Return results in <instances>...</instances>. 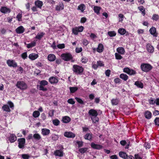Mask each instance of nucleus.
I'll use <instances>...</instances> for the list:
<instances>
[{
  "instance_id": "1",
  "label": "nucleus",
  "mask_w": 159,
  "mask_h": 159,
  "mask_svg": "<svg viewBox=\"0 0 159 159\" xmlns=\"http://www.w3.org/2000/svg\"><path fill=\"white\" fill-rule=\"evenodd\" d=\"M48 84V82L45 80H43L40 81L39 85H38L40 90H42L44 91H47V89L44 86Z\"/></svg>"
},
{
  "instance_id": "2",
  "label": "nucleus",
  "mask_w": 159,
  "mask_h": 159,
  "mask_svg": "<svg viewBox=\"0 0 159 159\" xmlns=\"http://www.w3.org/2000/svg\"><path fill=\"white\" fill-rule=\"evenodd\" d=\"M141 68L142 71L145 72H148L152 69V67L149 64L143 63L141 65Z\"/></svg>"
},
{
  "instance_id": "3",
  "label": "nucleus",
  "mask_w": 159,
  "mask_h": 159,
  "mask_svg": "<svg viewBox=\"0 0 159 159\" xmlns=\"http://www.w3.org/2000/svg\"><path fill=\"white\" fill-rule=\"evenodd\" d=\"M16 86L21 90H25L27 88L26 84L23 81H18L16 84Z\"/></svg>"
},
{
  "instance_id": "4",
  "label": "nucleus",
  "mask_w": 159,
  "mask_h": 159,
  "mask_svg": "<svg viewBox=\"0 0 159 159\" xmlns=\"http://www.w3.org/2000/svg\"><path fill=\"white\" fill-rule=\"evenodd\" d=\"M84 29L83 26H80L78 27H75L72 29V32L73 34L75 35H77L78 32H82Z\"/></svg>"
},
{
  "instance_id": "5",
  "label": "nucleus",
  "mask_w": 159,
  "mask_h": 159,
  "mask_svg": "<svg viewBox=\"0 0 159 159\" xmlns=\"http://www.w3.org/2000/svg\"><path fill=\"white\" fill-rule=\"evenodd\" d=\"M62 59L65 61H68L72 58V56L70 53H63L61 55Z\"/></svg>"
},
{
  "instance_id": "6",
  "label": "nucleus",
  "mask_w": 159,
  "mask_h": 159,
  "mask_svg": "<svg viewBox=\"0 0 159 159\" xmlns=\"http://www.w3.org/2000/svg\"><path fill=\"white\" fill-rule=\"evenodd\" d=\"M73 70L74 72L78 74L81 73L83 71V68L80 66L77 65H74L73 66Z\"/></svg>"
},
{
  "instance_id": "7",
  "label": "nucleus",
  "mask_w": 159,
  "mask_h": 159,
  "mask_svg": "<svg viewBox=\"0 0 159 159\" xmlns=\"http://www.w3.org/2000/svg\"><path fill=\"white\" fill-rule=\"evenodd\" d=\"M18 147L20 148H24V144L25 143V139L24 138L19 139H18Z\"/></svg>"
},
{
  "instance_id": "8",
  "label": "nucleus",
  "mask_w": 159,
  "mask_h": 159,
  "mask_svg": "<svg viewBox=\"0 0 159 159\" xmlns=\"http://www.w3.org/2000/svg\"><path fill=\"white\" fill-rule=\"evenodd\" d=\"M123 70L125 72L127 73L130 75H133L136 74L135 71L132 69H130L129 68L127 67L124 68Z\"/></svg>"
},
{
  "instance_id": "9",
  "label": "nucleus",
  "mask_w": 159,
  "mask_h": 159,
  "mask_svg": "<svg viewBox=\"0 0 159 159\" xmlns=\"http://www.w3.org/2000/svg\"><path fill=\"white\" fill-rule=\"evenodd\" d=\"M7 63L10 67H16L17 66V63L13 60H7Z\"/></svg>"
},
{
  "instance_id": "10",
  "label": "nucleus",
  "mask_w": 159,
  "mask_h": 159,
  "mask_svg": "<svg viewBox=\"0 0 159 159\" xmlns=\"http://www.w3.org/2000/svg\"><path fill=\"white\" fill-rule=\"evenodd\" d=\"M0 11L3 13L6 14L9 13L11 11V9L7 8L6 7H2L0 9Z\"/></svg>"
},
{
  "instance_id": "11",
  "label": "nucleus",
  "mask_w": 159,
  "mask_h": 159,
  "mask_svg": "<svg viewBox=\"0 0 159 159\" xmlns=\"http://www.w3.org/2000/svg\"><path fill=\"white\" fill-rule=\"evenodd\" d=\"M64 135L65 137L68 138H74L75 137V134L71 132H66Z\"/></svg>"
},
{
  "instance_id": "12",
  "label": "nucleus",
  "mask_w": 159,
  "mask_h": 159,
  "mask_svg": "<svg viewBox=\"0 0 159 159\" xmlns=\"http://www.w3.org/2000/svg\"><path fill=\"white\" fill-rule=\"evenodd\" d=\"M25 30L24 28L22 26H20L17 27L15 30L17 34H20L23 33Z\"/></svg>"
},
{
  "instance_id": "13",
  "label": "nucleus",
  "mask_w": 159,
  "mask_h": 159,
  "mask_svg": "<svg viewBox=\"0 0 159 159\" xmlns=\"http://www.w3.org/2000/svg\"><path fill=\"white\" fill-rule=\"evenodd\" d=\"M89 115H91L92 116H97L98 115L96 111L93 109H91L89 111Z\"/></svg>"
},
{
  "instance_id": "14",
  "label": "nucleus",
  "mask_w": 159,
  "mask_h": 159,
  "mask_svg": "<svg viewBox=\"0 0 159 159\" xmlns=\"http://www.w3.org/2000/svg\"><path fill=\"white\" fill-rule=\"evenodd\" d=\"M149 31L151 34L153 35L154 36H157V34L156 33V29L155 27H152L150 29Z\"/></svg>"
},
{
  "instance_id": "15",
  "label": "nucleus",
  "mask_w": 159,
  "mask_h": 159,
  "mask_svg": "<svg viewBox=\"0 0 159 159\" xmlns=\"http://www.w3.org/2000/svg\"><path fill=\"white\" fill-rule=\"evenodd\" d=\"M34 4L37 7L41 9L43 5V3L42 1L38 0L35 2Z\"/></svg>"
},
{
  "instance_id": "16",
  "label": "nucleus",
  "mask_w": 159,
  "mask_h": 159,
  "mask_svg": "<svg viewBox=\"0 0 159 159\" xmlns=\"http://www.w3.org/2000/svg\"><path fill=\"white\" fill-rule=\"evenodd\" d=\"M91 146L93 148L97 149H101L102 148L101 145L95 144L93 143H91Z\"/></svg>"
},
{
  "instance_id": "17",
  "label": "nucleus",
  "mask_w": 159,
  "mask_h": 159,
  "mask_svg": "<svg viewBox=\"0 0 159 159\" xmlns=\"http://www.w3.org/2000/svg\"><path fill=\"white\" fill-rule=\"evenodd\" d=\"M17 139V137L14 134H11L9 138V140L11 143H13Z\"/></svg>"
},
{
  "instance_id": "18",
  "label": "nucleus",
  "mask_w": 159,
  "mask_h": 159,
  "mask_svg": "<svg viewBox=\"0 0 159 159\" xmlns=\"http://www.w3.org/2000/svg\"><path fill=\"white\" fill-rule=\"evenodd\" d=\"M147 50L149 53H152L154 51V48L153 46L150 44H148L146 46Z\"/></svg>"
},
{
  "instance_id": "19",
  "label": "nucleus",
  "mask_w": 159,
  "mask_h": 159,
  "mask_svg": "<svg viewBox=\"0 0 159 159\" xmlns=\"http://www.w3.org/2000/svg\"><path fill=\"white\" fill-rule=\"evenodd\" d=\"M37 54L32 53L29 55V58L31 60H34L38 57Z\"/></svg>"
},
{
  "instance_id": "20",
  "label": "nucleus",
  "mask_w": 159,
  "mask_h": 159,
  "mask_svg": "<svg viewBox=\"0 0 159 159\" xmlns=\"http://www.w3.org/2000/svg\"><path fill=\"white\" fill-rule=\"evenodd\" d=\"M86 8V7L84 4H81L78 7L77 10H80L81 12H83Z\"/></svg>"
},
{
  "instance_id": "21",
  "label": "nucleus",
  "mask_w": 159,
  "mask_h": 159,
  "mask_svg": "<svg viewBox=\"0 0 159 159\" xmlns=\"http://www.w3.org/2000/svg\"><path fill=\"white\" fill-rule=\"evenodd\" d=\"M50 131L49 129H42V133L43 135H47L50 133Z\"/></svg>"
},
{
  "instance_id": "22",
  "label": "nucleus",
  "mask_w": 159,
  "mask_h": 159,
  "mask_svg": "<svg viewBox=\"0 0 159 159\" xmlns=\"http://www.w3.org/2000/svg\"><path fill=\"white\" fill-rule=\"evenodd\" d=\"M49 81L51 84H54L57 83L58 80L55 78L52 77L49 79Z\"/></svg>"
},
{
  "instance_id": "23",
  "label": "nucleus",
  "mask_w": 159,
  "mask_h": 159,
  "mask_svg": "<svg viewBox=\"0 0 159 159\" xmlns=\"http://www.w3.org/2000/svg\"><path fill=\"white\" fill-rule=\"evenodd\" d=\"M101 9V7L96 6L94 7L93 10L94 12L97 15H99L100 14V11Z\"/></svg>"
},
{
  "instance_id": "24",
  "label": "nucleus",
  "mask_w": 159,
  "mask_h": 159,
  "mask_svg": "<svg viewBox=\"0 0 159 159\" xmlns=\"http://www.w3.org/2000/svg\"><path fill=\"white\" fill-rule=\"evenodd\" d=\"M64 8V6L63 3H60L59 5H57L56 7V10L57 11H59L61 10H63Z\"/></svg>"
},
{
  "instance_id": "25",
  "label": "nucleus",
  "mask_w": 159,
  "mask_h": 159,
  "mask_svg": "<svg viewBox=\"0 0 159 159\" xmlns=\"http://www.w3.org/2000/svg\"><path fill=\"white\" fill-rule=\"evenodd\" d=\"M48 58L50 61H53L56 59V57L53 54H50L48 55Z\"/></svg>"
},
{
  "instance_id": "26",
  "label": "nucleus",
  "mask_w": 159,
  "mask_h": 159,
  "mask_svg": "<svg viewBox=\"0 0 159 159\" xmlns=\"http://www.w3.org/2000/svg\"><path fill=\"white\" fill-rule=\"evenodd\" d=\"M45 34L43 32H39L38 33L37 35L35 36V38L39 40L41 39Z\"/></svg>"
},
{
  "instance_id": "27",
  "label": "nucleus",
  "mask_w": 159,
  "mask_h": 159,
  "mask_svg": "<svg viewBox=\"0 0 159 159\" xmlns=\"http://www.w3.org/2000/svg\"><path fill=\"white\" fill-rule=\"evenodd\" d=\"M138 8L139 11H141L142 14L144 16L146 14L145 10L144 7L143 6H141L138 7Z\"/></svg>"
},
{
  "instance_id": "28",
  "label": "nucleus",
  "mask_w": 159,
  "mask_h": 159,
  "mask_svg": "<svg viewBox=\"0 0 159 159\" xmlns=\"http://www.w3.org/2000/svg\"><path fill=\"white\" fill-rule=\"evenodd\" d=\"M54 154L56 156H58L60 157L63 156V152L62 151L59 150H56L54 152Z\"/></svg>"
},
{
  "instance_id": "29",
  "label": "nucleus",
  "mask_w": 159,
  "mask_h": 159,
  "mask_svg": "<svg viewBox=\"0 0 159 159\" xmlns=\"http://www.w3.org/2000/svg\"><path fill=\"white\" fill-rule=\"evenodd\" d=\"M118 31L119 33L122 35L126 33L125 30L122 28H119L118 30Z\"/></svg>"
},
{
  "instance_id": "30",
  "label": "nucleus",
  "mask_w": 159,
  "mask_h": 159,
  "mask_svg": "<svg viewBox=\"0 0 159 159\" xmlns=\"http://www.w3.org/2000/svg\"><path fill=\"white\" fill-rule=\"evenodd\" d=\"M117 51L118 53L121 54H123L125 53V50L124 48L122 47H119L117 48Z\"/></svg>"
},
{
  "instance_id": "31",
  "label": "nucleus",
  "mask_w": 159,
  "mask_h": 159,
  "mask_svg": "<svg viewBox=\"0 0 159 159\" xmlns=\"http://www.w3.org/2000/svg\"><path fill=\"white\" fill-rule=\"evenodd\" d=\"M70 118L68 116H65L63 117L62 121L64 123H67L70 122Z\"/></svg>"
},
{
  "instance_id": "32",
  "label": "nucleus",
  "mask_w": 159,
  "mask_h": 159,
  "mask_svg": "<svg viewBox=\"0 0 159 159\" xmlns=\"http://www.w3.org/2000/svg\"><path fill=\"white\" fill-rule=\"evenodd\" d=\"M134 84L137 87L142 88L143 87V84L141 82L138 81H136L135 82Z\"/></svg>"
},
{
  "instance_id": "33",
  "label": "nucleus",
  "mask_w": 159,
  "mask_h": 159,
  "mask_svg": "<svg viewBox=\"0 0 159 159\" xmlns=\"http://www.w3.org/2000/svg\"><path fill=\"white\" fill-rule=\"evenodd\" d=\"M4 111H6L7 112H10L11 110L8 105H4L2 107Z\"/></svg>"
},
{
  "instance_id": "34",
  "label": "nucleus",
  "mask_w": 159,
  "mask_h": 159,
  "mask_svg": "<svg viewBox=\"0 0 159 159\" xmlns=\"http://www.w3.org/2000/svg\"><path fill=\"white\" fill-rule=\"evenodd\" d=\"M119 155L120 157L124 159H125L127 157L126 154L125 152H119Z\"/></svg>"
},
{
  "instance_id": "35",
  "label": "nucleus",
  "mask_w": 159,
  "mask_h": 159,
  "mask_svg": "<svg viewBox=\"0 0 159 159\" xmlns=\"http://www.w3.org/2000/svg\"><path fill=\"white\" fill-rule=\"evenodd\" d=\"M152 114L151 112L148 111H146L145 113V117L147 119H150L151 117Z\"/></svg>"
},
{
  "instance_id": "36",
  "label": "nucleus",
  "mask_w": 159,
  "mask_h": 159,
  "mask_svg": "<svg viewBox=\"0 0 159 159\" xmlns=\"http://www.w3.org/2000/svg\"><path fill=\"white\" fill-rule=\"evenodd\" d=\"M120 77L123 80H126L128 78V76L126 74H121L120 75Z\"/></svg>"
},
{
  "instance_id": "37",
  "label": "nucleus",
  "mask_w": 159,
  "mask_h": 159,
  "mask_svg": "<svg viewBox=\"0 0 159 159\" xmlns=\"http://www.w3.org/2000/svg\"><path fill=\"white\" fill-rule=\"evenodd\" d=\"M103 46L102 44H99L97 48V51L99 52H101L102 51Z\"/></svg>"
},
{
  "instance_id": "38",
  "label": "nucleus",
  "mask_w": 159,
  "mask_h": 159,
  "mask_svg": "<svg viewBox=\"0 0 159 159\" xmlns=\"http://www.w3.org/2000/svg\"><path fill=\"white\" fill-rule=\"evenodd\" d=\"M92 138V135L90 133L86 134L84 138L86 139L90 140Z\"/></svg>"
},
{
  "instance_id": "39",
  "label": "nucleus",
  "mask_w": 159,
  "mask_h": 159,
  "mask_svg": "<svg viewBox=\"0 0 159 159\" xmlns=\"http://www.w3.org/2000/svg\"><path fill=\"white\" fill-rule=\"evenodd\" d=\"M40 115V113L39 111H34L33 114V116L35 118L38 117Z\"/></svg>"
},
{
  "instance_id": "40",
  "label": "nucleus",
  "mask_w": 159,
  "mask_h": 159,
  "mask_svg": "<svg viewBox=\"0 0 159 159\" xmlns=\"http://www.w3.org/2000/svg\"><path fill=\"white\" fill-rule=\"evenodd\" d=\"M36 44V42L34 41H33L32 43L27 44V47L28 48H30L32 47H34Z\"/></svg>"
},
{
  "instance_id": "41",
  "label": "nucleus",
  "mask_w": 159,
  "mask_h": 159,
  "mask_svg": "<svg viewBox=\"0 0 159 159\" xmlns=\"http://www.w3.org/2000/svg\"><path fill=\"white\" fill-rule=\"evenodd\" d=\"M33 137L35 139L38 140H39L41 138L40 135L38 134H34Z\"/></svg>"
},
{
  "instance_id": "42",
  "label": "nucleus",
  "mask_w": 159,
  "mask_h": 159,
  "mask_svg": "<svg viewBox=\"0 0 159 159\" xmlns=\"http://www.w3.org/2000/svg\"><path fill=\"white\" fill-rule=\"evenodd\" d=\"M88 148H81L79 149V151L82 154H83L85 152L88 150Z\"/></svg>"
},
{
  "instance_id": "43",
  "label": "nucleus",
  "mask_w": 159,
  "mask_h": 159,
  "mask_svg": "<svg viewBox=\"0 0 159 159\" xmlns=\"http://www.w3.org/2000/svg\"><path fill=\"white\" fill-rule=\"evenodd\" d=\"M91 118L93 123H95L96 122L98 121L99 119L97 116H92Z\"/></svg>"
},
{
  "instance_id": "44",
  "label": "nucleus",
  "mask_w": 159,
  "mask_h": 159,
  "mask_svg": "<svg viewBox=\"0 0 159 159\" xmlns=\"http://www.w3.org/2000/svg\"><path fill=\"white\" fill-rule=\"evenodd\" d=\"M111 101L112 104L113 105H117L119 102L118 100L117 99H112Z\"/></svg>"
},
{
  "instance_id": "45",
  "label": "nucleus",
  "mask_w": 159,
  "mask_h": 159,
  "mask_svg": "<svg viewBox=\"0 0 159 159\" xmlns=\"http://www.w3.org/2000/svg\"><path fill=\"white\" fill-rule=\"evenodd\" d=\"M108 35L111 37H113L116 36V33L114 31H109L108 32Z\"/></svg>"
},
{
  "instance_id": "46",
  "label": "nucleus",
  "mask_w": 159,
  "mask_h": 159,
  "mask_svg": "<svg viewBox=\"0 0 159 159\" xmlns=\"http://www.w3.org/2000/svg\"><path fill=\"white\" fill-rule=\"evenodd\" d=\"M118 17L119 20V21L122 22L123 20V18L124 17V15L122 14H120L118 15Z\"/></svg>"
},
{
  "instance_id": "47",
  "label": "nucleus",
  "mask_w": 159,
  "mask_h": 159,
  "mask_svg": "<svg viewBox=\"0 0 159 159\" xmlns=\"http://www.w3.org/2000/svg\"><path fill=\"white\" fill-rule=\"evenodd\" d=\"M70 89L71 93H74L77 90L78 88L77 87H70Z\"/></svg>"
},
{
  "instance_id": "48",
  "label": "nucleus",
  "mask_w": 159,
  "mask_h": 159,
  "mask_svg": "<svg viewBox=\"0 0 159 159\" xmlns=\"http://www.w3.org/2000/svg\"><path fill=\"white\" fill-rule=\"evenodd\" d=\"M60 121L58 119L53 120H52V123L53 124L56 126L58 125L60 123Z\"/></svg>"
},
{
  "instance_id": "49",
  "label": "nucleus",
  "mask_w": 159,
  "mask_h": 159,
  "mask_svg": "<svg viewBox=\"0 0 159 159\" xmlns=\"http://www.w3.org/2000/svg\"><path fill=\"white\" fill-rule=\"evenodd\" d=\"M22 17V13H19L17 16L16 18L19 21H22L21 18Z\"/></svg>"
},
{
  "instance_id": "50",
  "label": "nucleus",
  "mask_w": 159,
  "mask_h": 159,
  "mask_svg": "<svg viewBox=\"0 0 159 159\" xmlns=\"http://www.w3.org/2000/svg\"><path fill=\"white\" fill-rule=\"evenodd\" d=\"M159 19V16L158 15L154 14L152 17V19L155 21H157Z\"/></svg>"
},
{
  "instance_id": "51",
  "label": "nucleus",
  "mask_w": 159,
  "mask_h": 159,
  "mask_svg": "<svg viewBox=\"0 0 159 159\" xmlns=\"http://www.w3.org/2000/svg\"><path fill=\"white\" fill-rule=\"evenodd\" d=\"M75 99L78 102L80 103L81 104H84V102L80 98L76 97Z\"/></svg>"
},
{
  "instance_id": "52",
  "label": "nucleus",
  "mask_w": 159,
  "mask_h": 159,
  "mask_svg": "<svg viewBox=\"0 0 159 159\" xmlns=\"http://www.w3.org/2000/svg\"><path fill=\"white\" fill-rule=\"evenodd\" d=\"M115 57L116 59H121L122 58V57L120 55L119 53H115Z\"/></svg>"
},
{
  "instance_id": "53",
  "label": "nucleus",
  "mask_w": 159,
  "mask_h": 159,
  "mask_svg": "<svg viewBox=\"0 0 159 159\" xmlns=\"http://www.w3.org/2000/svg\"><path fill=\"white\" fill-rule=\"evenodd\" d=\"M58 48L60 49H62L65 48V44L64 43L59 44L57 45Z\"/></svg>"
},
{
  "instance_id": "54",
  "label": "nucleus",
  "mask_w": 159,
  "mask_h": 159,
  "mask_svg": "<svg viewBox=\"0 0 159 159\" xmlns=\"http://www.w3.org/2000/svg\"><path fill=\"white\" fill-rule=\"evenodd\" d=\"M67 102L71 104H74L75 103V101L73 100L71 98L69 99L67 101Z\"/></svg>"
},
{
  "instance_id": "55",
  "label": "nucleus",
  "mask_w": 159,
  "mask_h": 159,
  "mask_svg": "<svg viewBox=\"0 0 159 159\" xmlns=\"http://www.w3.org/2000/svg\"><path fill=\"white\" fill-rule=\"evenodd\" d=\"M21 157L22 158L24 159H28L30 157L27 154H22Z\"/></svg>"
},
{
  "instance_id": "56",
  "label": "nucleus",
  "mask_w": 159,
  "mask_h": 159,
  "mask_svg": "<svg viewBox=\"0 0 159 159\" xmlns=\"http://www.w3.org/2000/svg\"><path fill=\"white\" fill-rule=\"evenodd\" d=\"M154 122L156 125L159 126V118H157L155 119Z\"/></svg>"
},
{
  "instance_id": "57",
  "label": "nucleus",
  "mask_w": 159,
  "mask_h": 159,
  "mask_svg": "<svg viewBox=\"0 0 159 159\" xmlns=\"http://www.w3.org/2000/svg\"><path fill=\"white\" fill-rule=\"evenodd\" d=\"M21 57L23 59H25L27 57V52H25L21 54Z\"/></svg>"
},
{
  "instance_id": "58",
  "label": "nucleus",
  "mask_w": 159,
  "mask_h": 159,
  "mask_svg": "<svg viewBox=\"0 0 159 159\" xmlns=\"http://www.w3.org/2000/svg\"><path fill=\"white\" fill-rule=\"evenodd\" d=\"M87 20L86 18L85 17H83L81 18L80 20V22L81 23H84Z\"/></svg>"
},
{
  "instance_id": "59",
  "label": "nucleus",
  "mask_w": 159,
  "mask_h": 159,
  "mask_svg": "<svg viewBox=\"0 0 159 159\" xmlns=\"http://www.w3.org/2000/svg\"><path fill=\"white\" fill-rule=\"evenodd\" d=\"M144 146L146 148H150V145L149 143H145L144 145Z\"/></svg>"
},
{
  "instance_id": "60",
  "label": "nucleus",
  "mask_w": 159,
  "mask_h": 159,
  "mask_svg": "<svg viewBox=\"0 0 159 159\" xmlns=\"http://www.w3.org/2000/svg\"><path fill=\"white\" fill-rule=\"evenodd\" d=\"M111 71L109 70H107L105 71V74L107 76H109L110 75Z\"/></svg>"
},
{
  "instance_id": "61",
  "label": "nucleus",
  "mask_w": 159,
  "mask_h": 159,
  "mask_svg": "<svg viewBox=\"0 0 159 159\" xmlns=\"http://www.w3.org/2000/svg\"><path fill=\"white\" fill-rule=\"evenodd\" d=\"M54 113V110H50L49 112V115L50 116H53Z\"/></svg>"
},
{
  "instance_id": "62",
  "label": "nucleus",
  "mask_w": 159,
  "mask_h": 159,
  "mask_svg": "<svg viewBox=\"0 0 159 159\" xmlns=\"http://www.w3.org/2000/svg\"><path fill=\"white\" fill-rule=\"evenodd\" d=\"M90 36V38L92 39H95L97 37L96 35L93 33H91Z\"/></svg>"
},
{
  "instance_id": "63",
  "label": "nucleus",
  "mask_w": 159,
  "mask_h": 159,
  "mask_svg": "<svg viewBox=\"0 0 159 159\" xmlns=\"http://www.w3.org/2000/svg\"><path fill=\"white\" fill-rule=\"evenodd\" d=\"M82 51V48H76L75 49L76 52L77 53H79Z\"/></svg>"
},
{
  "instance_id": "64",
  "label": "nucleus",
  "mask_w": 159,
  "mask_h": 159,
  "mask_svg": "<svg viewBox=\"0 0 159 159\" xmlns=\"http://www.w3.org/2000/svg\"><path fill=\"white\" fill-rule=\"evenodd\" d=\"M110 158L111 159H118V157L116 155H114L111 156L110 157Z\"/></svg>"
}]
</instances>
